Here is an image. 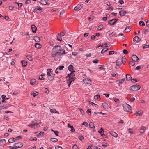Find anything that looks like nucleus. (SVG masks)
<instances>
[{"mask_svg": "<svg viewBox=\"0 0 149 149\" xmlns=\"http://www.w3.org/2000/svg\"><path fill=\"white\" fill-rule=\"evenodd\" d=\"M36 80L35 79H32L30 81V83L31 85H33L36 84Z\"/></svg>", "mask_w": 149, "mask_h": 149, "instance_id": "nucleus-28", "label": "nucleus"}, {"mask_svg": "<svg viewBox=\"0 0 149 149\" xmlns=\"http://www.w3.org/2000/svg\"><path fill=\"white\" fill-rule=\"evenodd\" d=\"M83 81L85 83L91 85V80L88 78H86L83 79Z\"/></svg>", "mask_w": 149, "mask_h": 149, "instance_id": "nucleus-7", "label": "nucleus"}, {"mask_svg": "<svg viewBox=\"0 0 149 149\" xmlns=\"http://www.w3.org/2000/svg\"><path fill=\"white\" fill-rule=\"evenodd\" d=\"M129 63L132 66H133L135 65V63L133 61H130Z\"/></svg>", "mask_w": 149, "mask_h": 149, "instance_id": "nucleus-51", "label": "nucleus"}, {"mask_svg": "<svg viewBox=\"0 0 149 149\" xmlns=\"http://www.w3.org/2000/svg\"><path fill=\"white\" fill-rule=\"evenodd\" d=\"M75 71L71 72L70 74H68V75L67 77L68 78H72L75 79V74L74 72Z\"/></svg>", "mask_w": 149, "mask_h": 149, "instance_id": "nucleus-10", "label": "nucleus"}, {"mask_svg": "<svg viewBox=\"0 0 149 149\" xmlns=\"http://www.w3.org/2000/svg\"><path fill=\"white\" fill-rule=\"evenodd\" d=\"M75 79L69 78V79H67V81H70L71 82V83L72 81H73L75 80Z\"/></svg>", "mask_w": 149, "mask_h": 149, "instance_id": "nucleus-40", "label": "nucleus"}, {"mask_svg": "<svg viewBox=\"0 0 149 149\" xmlns=\"http://www.w3.org/2000/svg\"><path fill=\"white\" fill-rule=\"evenodd\" d=\"M6 143V141L5 139H2L0 140V145H2Z\"/></svg>", "mask_w": 149, "mask_h": 149, "instance_id": "nucleus-31", "label": "nucleus"}, {"mask_svg": "<svg viewBox=\"0 0 149 149\" xmlns=\"http://www.w3.org/2000/svg\"><path fill=\"white\" fill-rule=\"evenodd\" d=\"M31 94L32 95L33 97H35L38 94V92L36 91L32 92L31 93Z\"/></svg>", "mask_w": 149, "mask_h": 149, "instance_id": "nucleus-19", "label": "nucleus"}, {"mask_svg": "<svg viewBox=\"0 0 149 149\" xmlns=\"http://www.w3.org/2000/svg\"><path fill=\"white\" fill-rule=\"evenodd\" d=\"M146 129V127L144 126H142L140 129V132L141 133H143Z\"/></svg>", "mask_w": 149, "mask_h": 149, "instance_id": "nucleus-18", "label": "nucleus"}, {"mask_svg": "<svg viewBox=\"0 0 149 149\" xmlns=\"http://www.w3.org/2000/svg\"><path fill=\"white\" fill-rule=\"evenodd\" d=\"M132 59L133 61L138 62L139 60V58L135 55H133L132 57Z\"/></svg>", "mask_w": 149, "mask_h": 149, "instance_id": "nucleus-8", "label": "nucleus"}, {"mask_svg": "<svg viewBox=\"0 0 149 149\" xmlns=\"http://www.w3.org/2000/svg\"><path fill=\"white\" fill-rule=\"evenodd\" d=\"M104 131L102 128H101L100 130L98 131V132L100 134L103 133H104Z\"/></svg>", "mask_w": 149, "mask_h": 149, "instance_id": "nucleus-41", "label": "nucleus"}, {"mask_svg": "<svg viewBox=\"0 0 149 149\" xmlns=\"http://www.w3.org/2000/svg\"><path fill=\"white\" fill-rule=\"evenodd\" d=\"M26 57L29 61H31L33 59L32 57L30 56H26Z\"/></svg>", "mask_w": 149, "mask_h": 149, "instance_id": "nucleus-35", "label": "nucleus"}, {"mask_svg": "<svg viewBox=\"0 0 149 149\" xmlns=\"http://www.w3.org/2000/svg\"><path fill=\"white\" fill-rule=\"evenodd\" d=\"M108 50V49L107 48H105L103 49L101 52L102 54H103L106 51Z\"/></svg>", "mask_w": 149, "mask_h": 149, "instance_id": "nucleus-36", "label": "nucleus"}, {"mask_svg": "<svg viewBox=\"0 0 149 149\" xmlns=\"http://www.w3.org/2000/svg\"><path fill=\"white\" fill-rule=\"evenodd\" d=\"M131 28L130 26L126 27L125 29V31L126 32H128L131 31Z\"/></svg>", "mask_w": 149, "mask_h": 149, "instance_id": "nucleus-25", "label": "nucleus"}, {"mask_svg": "<svg viewBox=\"0 0 149 149\" xmlns=\"http://www.w3.org/2000/svg\"><path fill=\"white\" fill-rule=\"evenodd\" d=\"M34 12L36 13H41L42 10L40 6H37L34 10Z\"/></svg>", "mask_w": 149, "mask_h": 149, "instance_id": "nucleus-4", "label": "nucleus"}, {"mask_svg": "<svg viewBox=\"0 0 149 149\" xmlns=\"http://www.w3.org/2000/svg\"><path fill=\"white\" fill-rule=\"evenodd\" d=\"M87 113L89 115H91V110L90 109H88L87 110Z\"/></svg>", "mask_w": 149, "mask_h": 149, "instance_id": "nucleus-47", "label": "nucleus"}, {"mask_svg": "<svg viewBox=\"0 0 149 149\" xmlns=\"http://www.w3.org/2000/svg\"><path fill=\"white\" fill-rule=\"evenodd\" d=\"M141 40L140 38L138 36H135L133 38V41L135 42L138 43Z\"/></svg>", "mask_w": 149, "mask_h": 149, "instance_id": "nucleus-11", "label": "nucleus"}, {"mask_svg": "<svg viewBox=\"0 0 149 149\" xmlns=\"http://www.w3.org/2000/svg\"><path fill=\"white\" fill-rule=\"evenodd\" d=\"M142 111H138L135 114L137 116H139L141 115L142 114Z\"/></svg>", "mask_w": 149, "mask_h": 149, "instance_id": "nucleus-32", "label": "nucleus"}, {"mask_svg": "<svg viewBox=\"0 0 149 149\" xmlns=\"http://www.w3.org/2000/svg\"><path fill=\"white\" fill-rule=\"evenodd\" d=\"M102 105L104 109H108L109 106L108 104L105 102H104L102 103Z\"/></svg>", "mask_w": 149, "mask_h": 149, "instance_id": "nucleus-13", "label": "nucleus"}, {"mask_svg": "<svg viewBox=\"0 0 149 149\" xmlns=\"http://www.w3.org/2000/svg\"><path fill=\"white\" fill-rule=\"evenodd\" d=\"M34 39L35 41L37 42H39L40 41V38L37 36H35L34 37Z\"/></svg>", "mask_w": 149, "mask_h": 149, "instance_id": "nucleus-30", "label": "nucleus"}, {"mask_svg": "<svg viewBox=\"0 0 149 149\" xmlns=\"http://www.w3.org/2000/svg\"><path fill=\"white\" fill-rule=\"evenodd\" d=\"M16 139H15L14 138H10L9 140H8V142L10 143H12L15 141V140Z\"/></svg>", "mask_w": 149, "mask_h": 149, "instance_id": "nucleus-26", "label": "nucleus"}, {"mask_svg": "<svg viewBox=\"0 0 149 149\" xmlns=\"http://www.w3.org/2000/svg\"><path fill=\"white\" fill-rule=\"evenodd\" d=\"M103 26L102 25H100L99 26L97 29L98 30H101L103 29Z\"/></svg>", "mask_w": 149, "mask_h": 149, "instance_id": "nucleus-46", "label": "nucleus"}, {"mask_svg": "<svg viewBox=\"0 0 149 149\" xmlns=\"http://www.w3.org/2000/svg\"><path fill=\"white\" fill-rule=\"evenodd\" d=\"M146 25L148 27H149V20L147 21L146 23Z\"/></svg>", "mask_w": 149, "mask_h": 149, "instance_id": "nucleus-64", "label": "nucleus"}, {"mask_svg": "<svg viewBox=\"0 0 149 149\" xmlns=\"http://www.w3.org/2000/svg\"><path fill=\"white\" fill-rule=\"evenodd\" d=\"M139 24L142 26H145V24L142 21H140L139 22Z\"/></svg>", "mask_w": 149, "mask_h": 149, "instance_id": "nucleus-37", "label": "nucleus"}, {"mask_svg": "<svg viewBox=\"0 0 149 149\" xmlns=\"http://www.w3.org/2000/svg\"><path fill=\"white\" fill-rule=\"evenodd\" d=\"M49 77H48V79L50 81H52L53 79H54V77H50V76H49Z\"/></svg>", "mask_w": 149, "mask_h": 149, "instance_id": "nucleus-48", "label": "nucleus"}, {"mask_svg": "<svg viewBox=\"0 0 149 149\" xmlns=\"http://www.w3.org/2000/svg\"><path fill=\"white\" fill-rule=\"evenodd\" d=\"M23 145L22 143H16L14 144L13 146L16 147L17 149L22 147Z\"/></svg>", "mask_w": 149, "mask_h": 149, "instance_id": "nucleus-5", "label": "nucleus"}, {"mask_svg": "<svg viewBox=\"0 0 149 149\" xmlns=\"http://www.w3.org/2000/svg\"><path fill=\"white\" fill-rule=\"evenodd\" d=\"M50 141L53 142H56L58 141V139L56 138H52L50 139Z\"/></svg>", "mask_w": 149, "mask_h": 149, "instance_id": "nucleus-33", "label": "nucleus"}, {"mask_svg": "<svg viewBox=\"0 0 149 149\" xmlns=\"http://www.w3.org/2000/svg\"><path fill=\"white\" fill-rule=\"evenodd\" d=\"M55 149H63V148L61 146H56Z\"/></svg>", "mask_w": 149, "mask_h": 149, "instance_id": "nucleus-49", "label": "nucleus"}, {"mask_svg": "<svg viewBox=\"0 0 149 149\" xmlns=\"http://www.w3.org/2000/svg\"><path fill=\"white\" fill-rule=\"evenodd\" d=\"M57 53H52V56L53 57H55L56 56V54Z\"/></svg>", "mask_w": 149, "mask_h": 149, "instance_id": "nucleus-54", "label": "nucleus"}, {"mask_svg": "<svg viewBox=\"0 0 149 149\" xmlns=\"http://www.w3.org/2000/svg\"><path fill=\"white\" fill-rule=\"evenodd\" d=\"M123 53L126 54H127L128 53V52L126 49L123 50Z\"/></svg>", "mask_w": 149, "mask_h": 149, "instance_id": "nucleus-57", "label": "nucleus"}, {"mask_svg": "<svg viewBox=\"0 0 149 149\" xmlns=\"http://www.w3.org/2000/svg\"><path fill=\"white\" fill-rule=\"evenodd\" d=\"M31 28L32 29V32L34 33L36 32L37 28L34 25H31Z\"/></svg>", "mask_w": 149, "mask_h": 149, "instance_id": "nucleus-16", "label": "nucleus"}, {"mask_svg": "<svg viewBox=\"0 0 149 149\" xmlns=\"http://www.w3.org/2000/svg\"><path fill=\"white\" fill-rule=\"evenodd\" d=\"M51 131L54 133L55 135H56L57 136H58V134H59V132L58 131H55L53 130H52Z\"/></svg>", "mask_w": 149, "mask_h": 149, "instance_id": "nucleus-38", "label": "nucleus"}, {"mask_svg": "<svg viewBox=\"0 0 149 149\" xmlns=\"http://www.w3.org/2000/svg\"><path fill=\"white\" fill-rule=\"evenodd\" d=\"M100 97V96L99 95H95L94 96V98L95 99H97L99 97Z\"/></svg>", "mask_w": 149, "mask_h": 149, "instance_id": "nucleus-59", "label": "nucleus"}, {"mask_svg": "<svg viewBox=\"0 0 149 149\" xmlns=\"http://www.w3.org/2000/svg\"><path fill=\"white\" fill-rule=\"evenodd\" d=\"M138 81L139 80H138L136 79H133L131 80V81L132 83L136 82Z\"/></svg>", "mask_w": 149, "mask_h": 149, "instance_id": "nucleus-43", "label": "nucleus"}, {"mask_svg": "<svg viewBox=\"0 0 149 149\" xmlns=\"http://www.w3.org/2000/svg\"><path fill=\"white\" fill-rule=\"evenodd\" d=\"M118 19H113L112 20H110L109 21L108 23L111 25H114Z\"/></svg>", "mask_w": 149, "mask_h": 149, "instance_id": "nucleus-9", "label": "nucleus"}, {"mask_svg": "<svg viewBox=\"0 0 149 149\" xmlns=\"http://www.w3.org/2000/svg\"><path fill=\"white\" fill-rule=\"evenodd\" d=\"M35 46L36 48L40 49L41 47V45L39 43H36L35 44Z\"/></svg>", "mask_w": 149, "mask_h": 149, "instance_id": "nucleus-23", "label": "nucleus"}, {"mask_svg": "<svg viewBox=\"0 0 149 149\" xmlns=\"http://www.w3.org/2000/svg\"><path fill=\"white\" fill-rule=\"evenodd\" d=\"M110 134L112 136L115 137H117L118 136V134L117 133L113 132H111L110 133Z\"/></svg>", "mask_w": 149, "mask_h": 149, "instance_id": "nucleus-27", "label": "nucleus"}, {"mask_svg": "<svg viewBox=\"0 0 149 149\" xmlns=\"http://www.w3.org/2000/svg\"><path fill=\"white\" fill-rule=\"evenodd\" d=\"M124 81H125V79H123L121 80H120L119 81V84H122L124 82Z\"/></svg>", "mask_w": 149, "mask_h": 149, "instance_id": "nucleus-58", "label": "nucleus"}, {"mask_svg": "<svg viewBox=\"0 0 149 149\" xmlns=\"http://www.w3.org/2000/svg\"><path fill=\"white\" fill-rule=\"evenodd\" d=\"M126 60V58L124 56L123 57L122 59V63H124Z\"/></svg>", "mask_w": 149, "mask_h": 149, "instance_id": "nucleus-34", "label": "nucleus"}, {"mask_svg": "<svg viewBox=\"0 0 149 149\" xmlns=\"http://www.w3.org/2000/svg\"><path fill=\"white\" fill-rule=\"evenodd\" d=\"M126 13V12L123 10L120 11L119 12L120 15L121 16H125Z\"/></svg>", "mask_w": 149, "mask_h": 149, "instance_id": "nucleus-15", "label": "nucleus"}, {"mask_svg": "<svg viewBox=\"0 0 149 149\" xmlns=\"http://www.w3.org/2000/svg\"><path fill=\"white\" fill-rule=\"evenodd\" d=\"M21 63L22 64V66L24 67L27 65V63L26 61L22 60L21 61Z\"/></svg>", "mask_w": 149, "mask_h": 149, "instance_id": "nucleus-17", "label": "nucleus"}, {"mask_svg": "<svg viewBox=\"0 0 149 149\" xmlns=\"http://www.w3.org/2000/svg\"><path fill=\"white\" fill-rule=\"evenodd\" d=\"M31 2V0H27L25 2V4H27L30 3Z\"/></svg>", "mask_w": 149, "mask_h": 149, "instance_id": "nucleus-53", "label": "nucleus"}, {"mask_svg": "<svg viewBox=\"0 0 149 149\" xmlns=\"http://www.w3.org/2000/svg\"><path fill=\"white\" fill-rule=\"evenodd\" d=\"M132 129L131 128H129L128 130V132L129 133H130L131 134L133 133V132L132 131Z\"/></svg>", "mask_w": 149, "mask_h": 149, "instance_id": "nucleus-55", "label": "nucleus"}, {"mask_svg": "<svg viewBox=\"0 0 149 149\" xmlns=\"http://www.w3.org/2000/svg\"><path fill=\"white\" fill-rule=\"evenodd\" d=\"M83 7V5L82 4H78L76 7L74 8L75 10H80Z\"/></svg>", "mask_w": 149, "mask_h": 149, "instance_id": "nucleus-6", "label": "nucleus"}, {"mask_svg": "<svg viewBox=\"0 0 149 149\" xmlns=\"http://www.w3.org/2000/svg\"><path fill=\"white\" fill-rule=\"evenodd\" d=\"M89 127L91 128L94 129V130H93V131L94 132L95 131V127L94 126V125L93 123L92 122H90L89 124Z\"/></svg>", "mask_w": 149, "mask_h": 149, "instance_id": "nucleus-12", "label": "nucleus"}, {"mask_svg": "<svg viewBox=\"0 0 149 149\" xmlns=\"http://www.w3.org/2000/svg\"><path fill=\"white\" fill-rule=\"evenodd\" d=\"M83 125H85V126H87L88 125V123L86 122H84L82 124Z\"/></svg>", "mask_w": 149, "mask_h": 149, "instance_id": "nucleus-63", "label": "nucleus"}, {"mask_svg": "<svg viewBox=\"0 0 149 149\" xmlns=\"http://www.w3.org/2000/svg\"><path fill=\"white\" fill-rule=\"evenodd\" d=\"M53 53H56L57 54L61 53V47L57 45L54 47L53 49Z\"/></svg>", "mask_w": 149, "mask_h": 149, "instance_id": "nucleus-1", "label": "nucleus"}, {"mask_svg": "<svg viewBox=\"0 0 149 149\" xmlns=\"http://www.w3.org/2000/svg\"><path fill=\"white\" fill-rule=\"evenodd\" d=\"M58 68L59 70H61L63 69V68H64V66H59Z\"/></svg>", "mask_w": 149, "mask_h": 149, "instance_id": "nucleus-62", "label": "nucleus"}, {"mask_svg": "<svg viewBox=\"0 0 149 149\" xmlns=\"http://www.w3.org/2000/svg\"><path fill=\"white\" fill-rule=\"evenodd\" d=\"M68 70L71 71V72H73V67L72 65H70L68 67Z\"/></svg>", "mask_w": 149, "mask_h": 149, "instance_id": "nucleus-29", "label": "nucleus"}, {"mask_svg": "<svg viewBox=\"0 0 149 149\" xmlns=\"http://www.w3.org/2000/svg\"><path fill=\"white\" fill-rule=\"evenodd\" d=\"M132 78L130 75L129 74H126V80L127 81L130 80Z\"/></svg>", "mask_w": 149, "mask_h": 149, "instance_id": "nucleus-24", "label": "nucleus"}, {"mask_svg": "<svg viewBox=\"0 0 149 149\" xmlns=\"http://www.w3.org/2000/svg\"><path fill=\"white\" fill-rule=\"evenodd\" d=\"M141 66H137L136 68H135V69L136 70H139L140 69H141Z\"/></svg>", "mask_w": 149, "mask_h": 149, "instance_id": "nucleus-60", "label": "nucleus"}, {"mask_svg": "<svg viewBox=\"0 0 149 149\" xmlns=\"http://www.w3.org/2000/svg\"><path fill=\"white\" fill-rule=\"evenodd\" d=\"M116 63L118 67H119L121 65V61L120 60H117L116 61Z\"/></svg>", "mask_w": 149, "mask_h": 149, "instance_id": "nucleus-21", "label": "nucleus"}, {"mask_svg": "<svg viewBox=\"0 0 149 149\" xmlns=\"http://www.w3.org/2000/svg\"><path fill=\"white\" fill-rule=\"evenodd\" d=\"M131 90L134 91H135L140 89V87L138 85L132 86L131 87Z\"/></svg>", "mask_w": 149, "mask_h": 149, "instance_id": "nucleus-3", "label": "nucleus"}, {"mask_svg": "<svg viewBox=\"0 0 149 149\" xmlns=\"http://www.w3.org/2000/svg\"><path fill=\"white\" fill-rule=\"evenodd\" d=\"M50 111L52 113H54L57 112V111H56L55 109H51Z\"/></svg>", "mask_w": 149, "mask_h": 149, "instance_id": "nucleus-39", "label": "nucleus"}, {"mask_svg": "<svg viewBox=\"0 0 149 149\" xmlns=\"http://www.w3.org/2000/svg\"><path fill=\"white\" fill-rule=\"evenodd\" d=\"M61 55H63V54H66V53L65 52V51L64 49H61V53H60Z\"/></svg>", "mask_w": 149, "mask_h": 149, "instance_id": "nucleus-42", "label": "nucleus"}, {"mask_svg": "<svg viewBox=\"0 0 149 149\" xmlns=\"http://www.w3.org/2000/svg\"><path fill=\"white\" fill-rule=\"evenodd\" d=\"M102 146L104 147H107V144L106 143H105L104 144H102Z\"/></svg>", "mask_w": 149, "mask_h": 149, "instance_id": "nucleus-61", "label": "nucleus"}, {"mask_svg": "<svg viewBox=\"0 0 149 149\" xmlns=\"http://www.w3.org/2000/svg\"><path fill=\"white\" fill-rule=\"evenodd\" d=\"M123 107L125 111L128 112H130L132 111L131 107L129 104H125L123 105Z\"/></svg>", "mask_w": 149, "mask_h": 149, "instance_id": "nucleus-2", "label": "nucleus"}, {"mask_svg": "<svg viewBox=\"0 0 149 149\" xmlns=\"http://www.w3.org/2000/svg\"><path fill=\"white\" fill-rule=\"evenodd\" d=\"M73 149H78V148L76 145H74L73 147Z\"/></svg>", "mask_w": 149, "mask_h": 149, "instance_id": "nucleus-56", "label": "nucleus"}, {"mask_svg": "<svg viewBox=\"0 0 149 149\" xmlns=\"http://www.w3.org/2000/svg\"><path fill=\"white\" fill-rule=\"evenodd\" d=\"M115 52L113 51H110L109 52V55L113 54Z\"/></svg>", "mask_w": 149, "mask_h": 149, "instance_id": "nucleus-50", "label": "nucleus"}, {"mask_svg": "<svg viewBox=\"0 0 149 149\" xmlns=\"http://www.w3.org/2000/svg\"><path fill=\"white\" fill-rule=\"evenodd\" d=\"M51 70L50 69H48L47 70V75L49 76H51V74L50 72Z\"/></svg>", "mask_w": 149, "mask_h": 149, "instance_id": "nucleus-45", "label": "nucleus"}, {"mask_svg": "<svg viewBox=\"0 0 149 149\" xmlns=\"http://www.w3.org/2000/svg\"><path fill=\"white\" fill-rule=\"evenodd\" d=\"M109 36L110 37H111L113 36H117V33L115 32H112L111 34L109 35Z\"/></svg>", "mask_w": 149, "mask_h": 149, "instance_id": "nucleus-20", "label": "nucleus"}, {"mask_svg": "<svg viewBox=\"0 0 149 149\" xmlns=\"http://www.w3.org/2000/svg\"><path fill=\"white\" fill-rule=\"evenodd\" d=\"M39 2L40 3L43 5H45L47 4V1L45 0H40Z\"/></svg>", "mask_w": 149, "mask_h": 149, "instance_id": "nucleus-22", "label": "nucleus"}, {"mask_svg": "<svg viewBox=\"0 0 149 149\" xmlns=\"http://www.w3.org/2000/svg\"><path fill=\"white\" fill-rule=\"evenodd\" d=\"M78 138L81 141H84V139L83 136H79L78 137Z\"/></svg>", "mask_w": 149, "mask_h": 149, "instance_id": "nucleus-44", "label": "nucleus"}, {"mask_svg": "<svg viewBox=\"0 0 149 149\" xmlns=\"http://www.w3.org/2000/svg\"><path fill=\"white\" fill-rule=\"evenodd\" d=\"M38 126V124H31L28 125V126L32 128H35Z\"/></svg>", "mask_w": 149, "mask_h": 149, "instance_id": "nucleus-14", "label": "nucleus"}, {"mask_svg": "<svg viewBox=\"0 0 149 149\" xmlns=\"http://www.w3.org/2000/svg\"><path fill=\"white\" fill-rule=\"evenodd\" d=\"M98 62L99 60L98 59H96L93 61V62L94 63H98Z\"/></svg>", "mask_w": 149, "mask_h": 149, "instance_id": "nucleus-52", "label": "nucleus"}]
</instances>
